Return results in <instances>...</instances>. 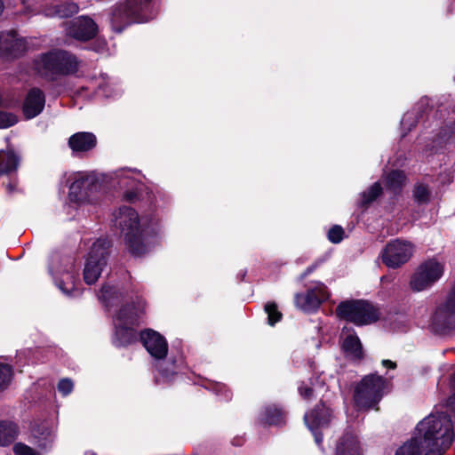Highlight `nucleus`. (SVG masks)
I'll use <instances>...</instances> for the list:
<instances>
[{"label":"nucleus","mask_w":455,"mask_h":455,"mask_svg":"<svg viewBox=\"0 0 455 455\" xmlns=\"http://www.w3.org/2000/svg\"><path fill=\"white\" fill-rule=\"evenodd\" d=\"M114 225L124 235L126 246L134 256H142L148 251V239L157 233L158 222L156 219L140 218L131 207H120L113 214Z\"/></svg>","instance_id":"f257e3e1"},{"label":"nucleus","mask_w":455,"mask_h":455,"mask_svg":"<svg viewBox=\"0 0 455 455\" xmlns=\"http://www.w3.org/2000/svg\"><path fill=\"white\" fill-rule=\"evenodd\" d=\"M415 432L423 443L426 455H443L455 440L452 420L444 413L424 418Z\"/></svg>","instance_id":"f03ea898"},{"label":"nucleus","mask_w":455,"mask_h":455,"mask_svg":"<svg viewBox=\"0 0 455 455\" xmlns=\"http://www.w3.org/2000/svg\"><path fill=\"white\" fill-rule=\"evenodd\" d=\"M157 14L155 0H124L114 4L109 10V22L114 31L121 33L135 23H145Z\"/></svg>","instance_id":"7ed1b4c3"},{"label":"nucleus","mask_w":455,"mask_h":455,"mask_svg":"<svg viewBox=\"0 0 455 455\" xmlns=\"http://www.w3.org/2000/svg\"><path fill=\"white\" fill-rule=\"evenodd\" d=\"M81 60L72 52L53 49L37 55L33 60V68L42 77L55 81L78 72Z\"/></svg>","instance_id":"20e7f679"},{"label":"nucleus","mask_w":455,"mask_h":455,"mask_svg":"<svg viewBox=\"0 0 455 455\" xmlns=\"http://www.w3.org/2000/svg\"><path fill=\"white\" fill-rule=\"evenodd\" d=\"M145 312V302L137 297L136 301L126 304L119 309L114 317L116 328L114 343L117 347H124L136 340L133 326L139 323L140 316Z\"/></svg>","instance_id":"39448f33"},{"label":"nucleus","mask_w":455,"mask_h":455,"mask_svg":"<svg viewBox=\"0 0 455 455\" xmlns=\"http://www.w3.org/2000/svg\"><path fill=\"white\" fill-rule=\"evenodd\" d=\"M140 340L150 355L157 361L156 367L159 376L164 380H172L178 372V367L173 362L164 361L168 352L165 339L158 332L148 329L141 331Z\"/></svg>","instance_id":"423d86ee"},{"label":"nucleus","mask_w":455,"mask_h":455,"mask_svg":"<svg viewBox=\"0 0 455 455\" xmlns=\"http://www.w3.org/2000/svg\"><path fill=\"white\" fill-rule=\"evenodd\" d=\"M109 242L106 238L97 239L90 248L84 267V281L91 285L95 283L107 266Z\"/></svg>","instance_id":"0eeeda50"},{"label":"nucleus","mask_w":455,"mask_h":455,"mask_svg":"<svg viewBox=\"0 0 455 455\" xmlns=\"http://www.w3.org/2000/svg\"><path fill=\"white\" fill-rule=\"evenodd\" d=\"M339 317L356 325H366L379 318L378 310L364 300H347L341 302L336 308Z\"/></svg>","instance_id":"6e6552de"},{"label":"nucleus","mask_w":455,"mask_h":455,"mask_svg":"<svg viewBox=\"0 0 455 455\" xmlns=\"http://www.w3.org/2000/svg\"><path fill=\"white\" fill-rule=\"evenodd\" d=\"M414 252V245L403 239L388 242L381 252L383 263L390 268H397L405 264Z\"/></svg>","instance_id":"1a4fd4ad"},{"label":"nucleus","mask_w":455,"mask_h":455,"mask_svg":"<svg viewBox=\"0 0 455 455\" xmlns=\"http://www.w3.org/2000/svg\"><path fill=\"white\" fill-rule=\"evenodd\" d=\"M443 273V266L435 259L421 264L411 277L410 285L413 291H421L430 287Z\"/></svg>","instance_id":"9d476101"},{"label":"nucleus","mask_w":455,"mask_h":455,"mask_svg":"<svg viewBox=\"0 0 455 455\" xmlns=\"http://www.w3.org/2000/svg\"><path fill=\"white\" fill-rule=\"evenodd\" d=\"M328 298L329 293L325 285L322 283H315L307 289V292L295 295V305L305 312H313Z\"/></svg>","instance_id":"9b49d317"},{"label":"nucleus","mask_w":455,"mask_h":455,"mask_svg":"<svg viewBox=\"0 0 455 455\" xmlns=\"http://www.w3.org/2000/svg\"><path fill=\"white\" fill-rule=\"evenodd\" d=\"M387 387L386 379L377 374H369L356 385L355 398H380L386 394Z\"/></svg>","instance_id":"f8f14e48"},{"label":"nucleus","mask_w":455,"mask_h":455,"mask_svg":"<svg viewBox=\"0 0 455 455\" xmlns=\"http://www.w3.org/2000/svg\"><path fill=\"white\" fill-rule=\"evenodd\" d=\"M333 410L327 401L319 400V403L304 415V422L309 429L328 427L333 419Z\"/></svg>","instance_id":"ddd939ff"},{"label":"nucleus","mask_w":455,"mask_h":455,"mask_svg":"<svg viewBox=\"0 0 455 455\" xmlns=\"http://www.w3.org/2000/svg\"><path fill=\"white\" fill-rule=\"evenodd\" d=\"M98 33V25L89 16H79L70 21L67 35L80 41H88Z\"/></svg>","instance_id":"4468645a"},{"label":"nucleus","mask_w":455,"mask_h":455,"mask_svg":"<svg viewBox=\"0 0 455 455\" xmlns=\"http://www.w3.org/2000/svg\"><path fill=\"white\" fill-rule=\"evenodd\" d=\"M29 431L32 443L39 449L47 451L52 448L55 435L47 422L33 420L30 423Z\"/></svg>","instance_id":"2eb2a0df"},{"label":"nucleus","mask_w":455,"mask_h":455,"mask_svg":"<svg viewBox=\"0 0 455 455\" xmlns=\"http://www.w3.org/2000/svg\"><path fill=\"white\" fill-rule=\"evenodd\" d=\"M27 50L26 42L15 32L1 33V56L6 58H18Z\"/></svg>","instance_id":"dca6fc26"},{"label":"nucleus","mask_w":455,"mask_h":455,"mask_svg":"<svg viewBox=\"0 0 455 455\" xmlns=\"http://www.w3.org/2000/svg\"><path fill=\"white\" fill-rule=\"evenodd\" d=\"M140 173L136 170L122 169L115 172V179L121 189H125L124 197L128 201L137 196Z\"/></svg>","instance_id":"f3484780"},{"label":"nucleus","mask_w":455,"mask_h":455,"mask_svg":"<svg viewBox=\"0 0 455 455\" xmlns=\"http://www.w3.org/2000/svg\"><path fill=\"white\" fill-rule=\"evenodd\" d=\"M72 268V264H70L68 268L63 271L55 269L52 265L50 266V272L53 275L57 286L68 296H75L79 293L76 287L77 278Z\"/></svg>","instance_id":"a211bd4d"},{"label":"nucleus","mask_w":455,"mask_h":455,"mask_svg":"<svg viewBox=\"0 0 455 455\" xmlns=\"http://www.w3.org/2000/svg\"><path fill=\"white\" fill-rule=\"evenodd\" d=\"M45 98L38 88L31 89L24 100L23 113L26 118L31 119L38 116L44 109Z\"/></svg>","instance_id":"6ab92c4d"},{"label":"nucleus","mask_w":455,"mask_h":455,"mask_svg":"<svg viewBox=\"0 0 455 455\" xmlns=\"http://www.w3.org/2000/svg\"><path fill=\"white\" fill-rule=\"evenodd\" d=\"M91 184L92 180L89 176L84 173L75 174L73 181L69 186V200L77 204L86 202L88 200L87 188Z\"/></svg>","instance_id":"aec40b11"},{"label":"nucleus","mask_w":455,"mask_h":455,"mask_svg":"<svg viewBox=\"0 0 455 455\" xmlns=\"http://www.w3.org/2000/svg\"><path fill=\"white\" fill-rule=\"evenodd\" d=\"M341 347L347 356L359 360L363 358V352L361 341L354 331L343 328L341 331Z\"/></svg>","instance_id":"412c9836"},{"label":"nucleus","mask_w":455,"mask_h":455,"mask_svg":"<svg viewBox=\"0 0 455 455\" xmlns=\"http://www.w3.org/2000/svg\"><path fill=\"white\" fill-rule=\"evenodd\" d=\"M96 136L92 132H79L73 134L68 140V146L73 153L88 152L95 148Z\"/></svg>","instance_id":"4be33fe9"},{"label":"nucleus","mask_w":455,"mask_h":455,"mask_svg":"<svg viewBox=\"0 0 455 455\" xmlns=\"http://www.w3.org/2000/svg\"><path fill=\"white\" fill-rule=\"evenodd\" d=\"M335 455H360L358 438L350 427H347L339 439Z\"/></svg>","instance_id":"5701e85b"},{"label":"nucleus","mask_w":455,"mask_h":455,"mask_svg":"<svg viewBox=\"0 0 455 455\" xmlns=\"http://www.w3.org/2000/svg\"><path fill=\"white\" fill-rule=\"evenodd\" d=\"M259 421L263 426H280L285 423V411L275 404L268 405L260 411Z\"/></svg>","instance_id":"b1692460"},{"label":"nucleus","mask_w":455,"mask_h":455,"mask_svg":"<svg viewBox=\"0 0 455 455\" xmlns=\"http://www.w3.org/2000/svg\"><path fill=\"white\" fill-rule=\"evenodd\" d=\"M78 10V5L73 2L51 3L44 8L43 13L47 17L67 18L76 13Z\"/></svg>","instance_id":"393cba45"},{"label":"nucleus","mask_w":455,"mask_h":455,"mask_svg":"<svg viewBox=\"0 0 455 455\" xmlns=\"http://www.w3.org/2000/svg\"><path fill=\"white\" fill-rule=\"evenodd\" d=\"M428 107V100L422 99L414 108L412 111L404 114L401 120V126L407 132L411 131L412 127L416 125L418 120L422 118L423 113H425Z\"/></svg>","instance_id":"a878e982"},{"label":"nucleus","mask_w":455,"mask_h":455,"mask_svg":"<svg viewBox=\"0 0 455 455\" xmlns=\"http://www.w3.org/2000/svg\"><path fill=\"white\" fill-rule=\"evenodd\" d=\"M380 400H345L347 413L351 417H358L359 413L370 410H379L378 404Z\"/></svg>","instance_id":"bb28decb"},{"label":"nucleus","mask_w":455,"mask_h":455,"mask_svg":"<svg viewBox=\"0 0 455 455\" xmlns=\"http://www.w3.org/2000/svg\"><path fill=\"white\" fill-rule=\"evenodd\" d=\"M20 433L17 423L10 420H0V447L12 444Z\"/></svg>","instance_id":"cd10ccee"},{"label":"nucleus","mask_w":455,"mask_h":455,"mask_svg":"<svg viewBox=\"0 0 455 455\" xmlns=\"http://www.w3.org/2000/svg\"><path fill=\"white\" fill-rule=\"evenodd\" d=\"M395 455H426V450L422 441L415 432L414 436L400 446Z\"/></svg>","instance_id":"c85d7f7f"},{"label":"nucleus","mask_w":455,"mask_h":455,"mask_svg":"<svg viewBox=\"0 0 455 455\" xmlns=\"http://www.w3.org/2000/svg\"><path fill=\"white\" fill-rule=\"evenodd\" d=\"M20 164V157L12 151H0V175L15 172Z\"/></svg>","instance_id":"c756f323"},{"label":"nucleus","mask_w":455,"mask_h":455,"mask_svg":"<svg viewBox=\"0 0 455 455\" xmlns=\"http://www.w3.org/2000/svg\"><path fill=\"white\" fill-rule=\"evenodd\" d=\"M405 181L406 176L403 172L401 171H393L385 178L387 188L394 192L399 191L405 184Z\"/></svg>","instance_id":"7c9ffc66"},{"label":"nucleus","mask_w":455,"mask_h":455,"mask_svg":"<svg viewBox=\"0 0 455 455\" xmlns=\"http://www.w3.org/2000/svg\"><path fill=\"white\" fill-rule=\"evenodd\" d=\"M13 377L12 367L0 358V392L5 390L11 384Z\"/></svg>","instance_id":"2f4dec72"},{"label":"nucleus","mask_w":455,"mask_h":455,"mask_svg":"<svg viewBox=\"0 0 455 455\" xmlns=\"http://www.w3.org/2000/svg\"><path fill=\"white\" fill-rule=\"evenodd\" d=\"M430 197L431 190L427 185L423 183H418L415 185L413 189V198L418 204H427L430 201Z\"/></svg>","instance_id":"473e14b6"},{"label":"nucleus","mask_w":455,"mask_h":455,"mask_svg":"<svg viewBox=\"0 0 455 455\" xmlns=\"http://www.w3.org/2000/svg\"><path fill=\"white\" fill-rule=\"evenodd\" d=\"M381 191L380 184L379 182L374 183L368 190L362 193L360 204L362 206L368 205L381 194Z\"/></svg>","instance_id":"72a5a7b5"},{"label":"nucleus","mask_w":455,"mask_h":455,"mask_svg":"<svg viewBox=\"0 0 455 455\" xmlns=\"http://www.w3.org/2000/svg\"><path fill=\"white\" fill-rule=\"evenodd\" d=\"M100 79L101 82L99 83L98 88L105 97H115L118 94L117 90L113 87L114 84L107 75H102Z\"/></svg>","instance_id":"f704fd0d"},{"label":"nucleus","mask_w":455,"mask_h":455,"mask_svg":"<svg viewBox=\"0 0 455 455\" xmlns=\"http://www.w3.org/2000/svg\"><path fill=\"white\" fill-rule=\"evenodd\" d=\"M265 312L267 315L268 324L274 325L282 318V313L278 310L277 305L274 302H268L265 305Z\"/></svg>","instance_id":"c9c22d12"},{"label":"nucleus","mask_w":455,"mask_h":455,"mask_svg":"<svg viewBox=\"0 0 455 455\" xmlns=\"http://www.w3.org/2000/svg\"><path fill=\"white\" fill-rule=\"evenodd\" d=\"M99 299L108 306L112 299L118 296L116 290L110 285H103L99 293Z\"/></svg>","instance_id":"e433bc0d"},{"label":"nucleus","mask_w":455,"mask_h":455,"mask_svg":"<svg viewBox=\"0 0 455 455\" xmlns=\"http://www.w3.org/2000/svg\"><path fill=\"white\" fill-rule=\"evenodd\" d=\"M57 389L61 395H69L74 389V382L68 378L61 379L57 385Z\"/></svg>","instance_id":"4c0bfd02"},{"label":"nucleus","mask_w":455,"mask_h":455,"mask_svg":"<svg viewBox=\"0 0 455 455\" xmlns=\"http://www.w3.org/2000/svg\"><path fill=\"white\" fill-rule=\"evenodd\" d=\"M12 451L14 455H40L38 451L23 443H16Z\"/></svg>","instance_id":"58836bf2"},{"label":"nucleus","mask_w":455,"mask_h":455,"mask_svg":"<svg viewBox=\"0 0 455 455\" xmlns=\"http://www.w3.org/2000/svg\"><path fill=\"white\" fill-rule=\"evenodd\" d=\"M16 116L0 110V129H5L14 125L17 123Z\"/></svg>","instance_id":"ea45409f"},{"label":"nucleus","mask_w":455,"mask_h":455,"mask_svg":"<svg viewBox=\"0 0 455 455\" xmlns=\"http://www.w3.org/2000/svg\"><path fill=\"white\" fill-rule=\"evenodd\" d=\"M343 235V228L340 226H334L328 232V239L333 243H339L342 241Z\"/></svg>","instance_id":"a19ab883"},{"label":"nucleus","mask_w":455,"mask_h":455,"mask_svg":"<svg viewBox=\"0 0 455 455\" xmlns=\"http://www.w3.org/2000/svg\"><path fill=\"white\" fill-rule=\"evenodd\" d=\"M299 392L301 396L307 397V398L315 395L314 389L308 386H300L299 387Z\"/></svg>","instance_id":"79ce46f5"},{"label":"nucleus","mask_w":455,"mask_h":455,"mask_svg":"<svg viewBox=\"0 0 455 455\" xmlns=\"http://www.w3.org/2000/svg\"><path fill=\"white\" fill-rule=\"evenodd\" d=\"M216 389V395L228 396L230 395L229 389L223 384H218Z\"/></svg>","instance_id":"37998d69"},{"label":"nucleus","mask_w":455,"mask_h":455,"mask_svg":"<svg viewBox=\"0 0 455 455\" xmlns=\"http://www.w3.org/2000/svg\"><path fill=\"white\" fill-rule=\"evenodd\" d=\"M320 428H313L310 431L313 433L314 438L317 445H321L323 443V433L319 430Z\"/></svg>","instance_id":"c03bdc74"},{"label":"nucleus","mask_w":455,"mask_h":455,"mask_svg":"<svg viewBox=\"0 0 455 455\" xmlns=\"http://www.w3.org/2000/svg\"><path fill=\"white\" fill-rule=\"evenodd\" d=\"M381 363L384 367H387L389 369H395V367H396V363L395 362H392L387 359L383 360Z\"/></svg>","instance_id":"a18cd8bd"},{"label":"nucleus","mask_w":455,"mask_h":455,"mask_svg":"<svg viewBox=\"0 0 455 455\" xmlns=\"http://www.w3.org/2000/svg\"><path fill=\"white\" fill-rule=\"evenodd\" d=\"M316 267H317V265H316V264L312 265L311 267H308L306 269V271L304 272V274L302 275V277H305V276H307V275H309L310 273H312V272L315 270V268Z\"/></svg>","instance_id":"49530a36"},{"label":"nucleus","mask_w":455,"mask_h":455,"mask_svg":"<svg viewBox=\"0 0 455 455\" xmlns=\"http://www.w3.org/2000/svg\"><path fill=\"white\" fill-rule=\"evenodd\" d=\"M446 403H447V406L450 407V406H454L455 405V400H445Z\"/></svg>","instance_id":"de8ad7c7"},{"label":"nucleus","mask_w":455,"mask_h":455,"mask_svg":"<svg viewBox=\"0 0 455 455\" xmlns=\"http://www.w3.org/2000/svg\"><path fill=\"white\" fill-rule=\"evenodd\" d=\"M3 9H4V4H3L2 1L0 0V14L3 12Z\"/></svg>","instance_id":"09e8293b"},{"label":"nucleus","mask_w":455,"mask_h":455,"mask_svg":"<svg viewBox=\"0 0 455 455\" xmlns=\"http://www.w3.org/2000/svg\"><path fill=\"white\" fill-rule=\"evenodd\" d=\"M8 189H9V191H10V192H12V191L13 190V187H12V185H9V186H8Z\"/></svg>","instance_id":"8fccbe9b"},{"label":"nucleus","mask_w":455,"mask_h":455,"mask_svg":"<svg viewBox=\"0 0 455 455\" xmlns=\"http://www.w3.org/2000/svg\"><path fill=\"white\" fill-rule=\"evenodd\" d=\"M387 277H386V276H383V277L381 278V281H382V282H385V281H387Z\"/></svg>","instance_id":"3c124183"}]
</instances>
